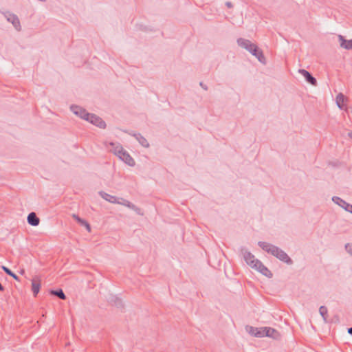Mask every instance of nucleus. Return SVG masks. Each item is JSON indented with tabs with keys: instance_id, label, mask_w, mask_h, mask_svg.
<instances>
[{
	"instance_id": "obj_15",
	"label": "nucleus",
	"mask_w": 352,
	"mask_h": 352,
	"mask_svg": "<svg viewBox=\"0 0 352 352\" xmlns=\"http://www.w3.org/2000/svg\"><path fill=\"white\" fill-rule=\"evenodd\" d=\"M28 223L32 226H37L40 223L39 218L34 212H30L28 216Z\"/></svg>"
},
{
	"instance_id": "obj_29",
	"label": "nucleus",
	"mask_w": 352,
	"mask_h": 352,
	"mask_svg": "<svg viewBox=\"0 0 352 352\" xmlns=\"http://www.w3.org/2000/svg\"><path fill=\"white\" fill-rule=\"evenodd\" d=\"M226 6L228 8H231L233 7V5L232 3L230 2V1H227L226 3Z\"/></svg>"
},
{
	"instance_id": "obj_30",
	"label": "nucleus",
	"mask_w": 352,
	"mask_h": 352,
	"mask_svg": "<svg viewBox=\"0 0 352 352\" xmlns=\"http://www.w3.org/2000/svg\"><path fill=\"white\" fill-rule=\"evenodd\" d=\"M199 85L204 89V90H208V87L204 84V82H201L199 83Z\"/></svg>"
},
{
	"instance_id": "obj_11",
	"label": "nucleus",
	"mask_w": 352,
	"mask_h": 352,
	"mask_svg": "<svg viewBox=\"0 0 352 352\" xmlns=\"http://www.w3.org/2000/svg\"><path fill=\"white\" fill-rule=\"evenodd\" d=\"M264 331H265V333H264L265 336L272 338L274 340L280 339V337H281L280 333L275 329H273L272 327H265Z\"/></svg>"
},
{
	"instance_id": "obj_23",
	"label": "nucleus",
	"mask_w": 352,
	"mask_h": 352,
	"mask_svg": "<svg viewBox=\"0 0 352 352\" xmlns=\"http://www.w3.org/2000/svg\"><path fill=\"white\" fill-rule=\"evenodd\" d=\"M1 268L6 274L12 276L14 279H15L16 280H19V276L17 275H16L14 272H12L8 267H7L6 266H2Z\"/></svg>"
},
{
	"instance_id": "obj_27",
	"label": "nucleus",
	"mask_w": 352,
	"mask_h": 352,
	"mask_svg": "<svg viewBox=\"0 0 352 352\" xmlns=\"http://www.w3.org/2000/svg\"><path fill=\"white\" fill-rule=\"evenodd\" d=\"M116 303V305L118 307H123V303L122 302V300L120 299H118L116 300V301L115 302Z\"/></svg>"
},
{
	"instance_id": "obj_8",
	"label": "nucleus",
	"mask_w": 352,
	"mask_h": 352,
	"mask_svg": "<svg viewBox=\"0 0 352 352\" xmlns=\"http://www.w3.org/2000/svg\"><path fill=\"white\" fill-rule=\"evenodd\" d=\"M118 204L126 206L127 208L134 210L139 215H144V212H142L141 208L137 207L135 204H132L131 202L126 199H124L123 198H119Z\"/></svg>"
},
{
	"instance_id": "obj_33",
	"label": "nucleus",
	"mask_w": 352,
	"mask_h": 352,
	"mask_svg": "<svg viewBox=\"0 0 352 352\" xmlns=\"http://www.w3.org/2000/svg\"><path fill=\"white\" fill-rule=\"evenodd\" d=\"M349 137L352 139V131L349 133Z\"/></svg>"
},
{
	"instance_id": "obj_24",
	"label": "nucleus",
	"mask_w": 352,
	"mask_h": 352,
	"mask_svg": "<svg viewBox=\"0 0 352 352\" xmlns=\"http://www.w3.org/2000/svg\"><path fill=\"white\" fill-rule=\"evenodd\" d=\"M344 96L342 94H339L336 97V103L340 109H342V104L344 102Z\"/></svg>"
},
{
	"instance_id": "obj_7",
	"label": "nucleus",
	"mask_w": 352,
	"mask_h": 352,
	"mask_svg": "<svg viewBox=\"0 0 352 352\" xmlns=\"http://www.w3.org/2000/svg\"><path fill=\"white\" fill-rule=\"evenodd\" d=\"M256 270H258L260 273H261L263 275L265 276L268 278H272L273 274L270 272V270L265 267L261 261L256 260V264L254 265V267Z\"/></svg>"
},
{
	"instance_id": "obj_17",
	"label": "nucleus",
	"mask_w": 352,
	"mask_h": 352,
	"mask_svg": "<svg viewBox=\"0 0 352 352\" xmlns=\"http://www.w3.org/2000/svg\"><path fill=\"white\" fill-rule=\"evenodd\" d=\"M339 40L340 41V46L346 50L352 49V39L346 40L342 35H339Z\"/></svg>"
},
{
	"instance_id": "obj_19",
	"label": "nucleus",
	"mask_w": 352,
	"mask_h": 352,
	"mask_svg": "<svg viewBox=\"0 0 352 352\" xmlns=\"http://www.w3.org/2000/svg\"><path fill=\"white\" fill-rule=\"evenodd\" d=\"M252 54L253 56H254L255 57H256L260 63H261L263 64L266 63V58H265V56L263 55L262 50H260L258 47L256 49V52H254Z\"/></svg>"
},
{
	"instance_id": "obj_5",
	"label": "nucleus",
	"mask_w": 352,
	"mask_h": 352,
	"mask_svg": "<svg viewBox=\"0 0 352 352\" xmlns=\"http://www.w3.org/2000/svg\"><path fill=\"white\" fill-rule=\"evenodd\" d=\"M85 120L100 129H104L106 127L105 122L101 118L94 113H89L88 118H85Z\"/></svg>"
},
{
	"instance_id": "obj_31",
	"label": "nucleus",
	"mask_w": 352,
	"mask_h": 352,
	"mask_svg": "<svg viewBox=\"0 0 352 352\" xmlns=\"http://www.w3.org/2000/svg\"><path fill=\"white\" fill-rule=\"evenodd\" d=\"M347 331L350 335L352 336V327L348 328Z\"/></svg>"
},
{
	"instance_id": "obj_26",
	"label": "nucleus",
	"mask_w": 352,
	"mask_h": 352,
	"mask_svg": "<svg viewBox=\"0 0 352 352\" xmlns=\"http://www.w3.org/2000/svg\"><path fill=\"white\" fill-rule=\"evenodd\" d=\"M344 248L347 253L352 256V243H346Z\"/></svg>"
},
{
	"instance_id": "obj_9",
	"label": "nucleus",
	"mask_w": 352,
	"mask_h": 352,
	"mask_svg": "<svg viewBox=\"0 0 352 352\" xmlns=\"http://www.w3.org/2000/svg\"><path fill=\"white\" fill-rule=\"evenodd\" d=\"M71 111L76 116L82 118L85 120V118H87L89 113H88L85 109L77 106V105H72L70 107Z\"/></svg>"
},
{
	"instance_id": "obj_18",
	"label": "nucleus",
	"mask_w": 352,
	"mask_h": 352,
	"mask_svg": "<svg viewBox=\"0 0 352 352\" xmlns=\"http://www.w3.org/2000/svg\"><path fill=\"white\" fill-rule=\"evenodd\" d=\"M252 54L253 56H254L255 57H256L260 63H261L263 64L266 63V58H265V56L263 55L262 50H260L258 47L256 49V52H254Z\"/></svg>"
},
{
	"instance_id": "obj_1",
	"label": "nucleus",
	"mask_w": 352,
	"mask_h": 352,
	"mask_svg": "<svg viewBox=\"0 0 352 352\" xmlns=\"http://www.w3.org/2000/svg\"><path fill=\"white\" fill-rule=\"evenodd\" d=\"M258 245L261 248H262V250L268 254L273 255L287 265H292L293 263V261L287 254L278 247L264 241H259Z\"/></svg>"
},
{
	"instance_id": "obj_22",
	"label": "nucleus",
	"mask_w": 352,
	"mask_h": 352,
	"mask_svg": "<svg viewBox=\"0 0 352 352\" xmlns=\"http://www.w3.org/2000/svg\"><path fill=\"white\" fill-rule=\"evenodd\" d=\"M319 312L321 316L322 317L324 322H327L328 317V311L327 308L325 306H321L319 308Z\"/></svg>"
},
{
	"instance_id": "obj_14",
	"label": "nucleus",
	"mask_w": 352,
	"mask_h": 352,
	"mask_svg": "<svg viewBox=\"0 0 352 352\" xmlns=\"http://www.w3.org/2000/svg\"><path fill=\"white\" fill-rule=\"evenodd\" d=\"M99 195L100 197L105 199L106 201L112 203V204H118L119 198L116 197V196L111 195L104 191H100Z\"/></svg>"
},
{
	"instance_id": "obj_3",
	"label": "nucleus",
	"mask_w": 352,
	"mask_h": 352,
	"mask_svg": "<svg viewBox=\"0 0 352 352\" xmlns=\"http://www.w3.org/2000/svg\"><path fill=\"white\" fill-rule=\"evenodd\" d=\"M237 44L242 48L245 49L250 53L252 54L254 52H256L257 45L252 43L250 40L239 38L237 39Z\"/></svg>"
},
{
	"instance_id": "obj_28",
	"label": "nucleus",
	"mask_w": 352,
	"mask_h": 352,
	"mask_svg": "<svg viewBox=\"0 0 352 352\" xmlns=\"http://www.w3.org/2000/svg\"><path fill=\"white\" fill-rule=\"evenodd\" d=\"M82 226H85L89 232L91 231V226L87 221H85V223L82 225Z\"/></svg>"
},
{
	"instance_id": "obj_4",
	"label": "nucleus",
	"mask_w": 352,
	"mask_h": 352,
	"mask_svg": "<svg viewBox=\"0 0 352 352\" xmlns=\"http://www.w3.org/2000/svg\"><path fill=\"white\" fill-rule=\"evenodd\" d=\"M3 15L6 18L7 21L10 22L17 31H21V26L20 21L16 14L10 12H3Z\"/></svg>"
},
{
	"instance_id": "obj_20",
	"label": "nucleus",
	"mask_w": 352,
	"mask_h": 352,
	"mask_svg": "<svg viewBox=\"0 0 352 352\" xmlns=\"http://www.w3.org/2000/svg\"><path fill=\"white\" fill-rule=\"evenodd\" d=\"M50 294L52 295H54V296H56L58 297L61 300L66 299V296L64 294L63 289H56V290H50Z\"/></svg>"
},
{
	"instance_id": "obj_16",
	"label": "nucleus",
	"mask_w": 352,
	"mask_h": 352,
	"mask_svg": "<svg viewBox=\"0 0 352 352\" xmlns=\"http://www.w3.org/2000/svg\"><path fill=\"white\" fill-rule=\"evenodd\" d=\"M131 135L135 138V139L138 141V142L145 148H148L149 146V143L146 140V139L143 137L140 133H129Z\"/></svg>"
},
{
	"instance_id": "obj_32",
	"label": "nucleus",
	"mask_w": 352,
	"mask_h": 352,
	"mask_svg": "<svg viewBox=\"0 0 352 352\" xmlns=\"http://www.w3.org/2000/svg\"><path fill=\"white\" fill-rule=\"evenodd\" d=\"M4 290V287L3 286L1 285V283H0V292H2Z\"/></svg>"
},
{
	"instance_id": "obj_25",
	"label": "nucleus",
	"mask_w": 352,
	"mask_h": 352,
	"mask_svg": "<svg viewBox=\"0 0 352 352\" xmlns=\"http://www.w3.org/2000/svg\"><path fill=\"white\" fill-rule=\"evenodd\" d=\"M72 217L76 220V221L80 223L81 226H82L84 223H85V219H81L80 217H78V215L76 214H72Z\"/></svg>"
},
{
	"instance_id": "obj_21",
	"label": "nucleus",
	"mask_w": 352,
	"mask_h": 352,
	"mask_svg": "<svg viewBox=\"0 0 352 352\" xmlns=\"http://www.w3.org/2000/svg\"><path fill=\"white\" fill-rule=\"evenodd\" d=\"M41 287V284L39 282H36L35 280H32V290L34 294V296H36L39 292Z\"/></svg>"
},
{
	"instance_id": "obj_12",
	"label": "nucleus",
	"mask_w": 352,
	"mask_h": 352,
	"mask_svg": "<svg viewBox=\"0 0 352 352\" xmlns=\"http://www.w3.org/2000/svg\"><path fill=\"white\" fill-rule=\"evenodd\" d=\"M332 201L337 205H338L339 206H340L341 208H342L343 209H344L346 211L349 212V210H351L352 208V205L347 203L346 201H345L344 200H343L342 199H341L340 197H337V196H334L332 197Z\"/></svg>"
},
{
	"instance_id": "obj_13",
	"label": "nucleus",
	"mask_w": 352,
	"mask_h": 352,
	"mask_svg": "<svg viewBox=\"0 0 352 352\" xmlns=\"http://www.w3.org/2000/svg\"><path fill=\"white\" fill-rule=\"evenodd\" d=\"M299 72L305 77L307 82L314 86L317 85L316 79L308 71L302 69L299 70Z\"/></svg>"
},
{
	"instance_id": "obj_2",
	"label": "nucleus",
	"mask_w": 352,
	"mask_h": 352,
	"mask_svg": "<svg viewBox=\"0 0 352 352\" xmlns=\"http://www.w3.org/2000/svg\"><path fill=\"white\" fill-rule=\"evenodd\" d=\"M111 150L113 153L117 155L121 160L124 162L126 164L130 166H133L135 164V160L129 155V153L125 151L122 145L119 143L111 142Z\"/></svg>"
},
{
	"instance_id": "obj_10",
	"label": "nucleus",
	"mask_w": 352,
	"mask_h": 352,
	"mask_svg": "<svg viewBox=\"0 0 352 352\" xmlns=\"http://www.w3.org/2000/svg\"><path fill=\"white\" fill-rule=\"evenodd\" d=\"M247 329L248 333L254 337L257 338H263L265 337V331L264 327H247Z\"/></svg>"
},
{
	"instance_id": "obj_6",
	"label": "nucleus",
	"mask_w": 352,
	"mask_h": 352,
	"mask_svg": "<svg viewBox=\"0 0 352 352\" xmlns=\"http://www.w3.org/2000/svg\"><path fill=\"white\" fill-rule=\"evenodd\" d=\"M241 252L243 254V258L246 263L253 268L254 265L256 264V261L258 259L256 258L255 256L250 252L248 251L244 248H242L241 249Z\"/></svg>"
}]
</instances>
